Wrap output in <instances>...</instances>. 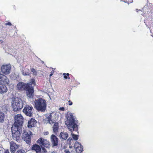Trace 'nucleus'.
Instances as JSON below:
<instances>
[{
    "label": "nucleus",
    "instance_id": "32",
    "mask_svg": "<svg viewBox=\"0 0 153 153\" xmlns=\"http://www.w3.org/2000/svg\"><path fill=\"white\" fill-rule=\"evenodd\" d=\"M2 77H4V74H1V71H0V79H1V78Z\"/></svg>",
    "mask_w": 153,
    "mask_h": 153
},
{
    "label": "nucleus",
    "instance_id": "41",
    "mask_svg": "<svg viewBox=\"0 0 153 153\" xmlns=\"http://www.w3.org/2000/svg\"><path fill=\"white\" fill-rule=\"evenodd\" d=\"M136 10L137 11V10H138L137 9Z\"/></svg>",
    "mask_w": 153,
    "mask_h": 153
},
{
    "label": "nucleus",
    "instance_id": "11",
    "mask_svg": "<svg viewBox=\"0 0 153 153\" xmlns=\"http://www.w3.org/2000/svg\"><path fill=\"white\" fill-rule=\"evenodd\" d=\"M30 83L26 84L22 82H19L17 85V89L20 91L25 90Z\"/></svg>",
    "mask_w": 153,
    "mask_h": 153
},
{
    "label": "nucleus",
    "instance_id": "2",
    "mask_svg": "<svg viewBox=\"0 0 153 153\" xmlns=\"http://www.w3.org/2000/svg\"><path fill=\"white\" fill-rule=\"evenodd\" d=\"M67 120L65 124L67 126L68 129L72 132L73 131H76L78 130L77 120L74 118L71 113L68 112L66 116Z\"/></svg>",
    "mask_w": 153,
    "mask_h": 153
},
{
    "label": "nucleus",
    "instance_id": "29",
    "mask_svg": "<svg viewBox=\"0 0 153 153\" xmlns=\"http://www.w3.org/2000/svg\"><path fill=\"white\" fill-rule=\"evenodd\" d=\"M6 25H8L9 26H11L12 25V24L10 22H8L5 24Z\"/></svg>",
    "mask_w": 153,
    "mask_h": 153
},
{
    "label": "nucleus",
    "instance_id": "39",
    "mask_svg": "<svg viewBox=\"0 0 153 153\" xmlns=\"http://www.w3.org/2000/svg\"><path fill=\"white\" fill-rule=\"evenodd\" d=\"M66 75H67V76H68L69 75V74H68V73H67V74H66Z\"/></svg>",
    "mask_w": 153,
    "mask_h": 153
},
{
    "label": "nucleus",
    "instance_id": "30",
    "mask_svg": "<svg viewBox=\"0 0 153 153\" xmlns=\"http://www.w3.org/2000/svg\"><path fill=\"white\" fill-rule=\"evenodd\" d=\"M51 74H50V75L49 76L50 77H51V76H52L53 75V73H54V71L53 70L51 73Z\"/></svg>",
    "mask_w": 153,
    "mask_h": 153
},
{
    "label": "nucleus",
    "instance_id": "31",
    "mask_svg": "<svg viewBox=\"0 0 153 153\" xmlns=\"http://www.w3.org/2000/svg\"><path fill=\"white\" fill-rule=\"evenodd\" d=\"M68 102H69L68 104L69 105H72V104H73L72 102L71 101L69 100L68 101Z\"/></svg>",
    "mask_w": 153,
    "mask_h": 153
},
{
    "label": "nucleus",
    "instance_id": "13",
    "mask_svg": "<svg viewBox=\"0 0 153 153\" xmlns=\"http://www.w3.org/2000/svg\"><path fill=\"white\" fill-rule=\"evenodd\" d=\"M4 77H2L0 79V85H8L9 82V79L5 76L4 75Z\"/></svg>",
    "mask_w": 153,
    "mask_h": 153
},
{
    "label": "nucleus",
    "instance_id": "4",
    "mask_svg": "<svg viewBox=\"0 0 153 153\" xmlns=\"http://www.w3.org/2000/svg\"><path fill=\"white\" fill-rule=\"evenodd\" d=\"M35 108L39 111L44 112L46 109V101L42 99L39 98L35 100L34 101Z\"/></svg>",
    "mask_w": 153,
    "mask_h": 153
},
{
    "label": "nucleus",
    "instance_id": "8",
    "mask_svg": "<svg viewBox=\"0 0 153 153\" xmlns=\"http://www.w3.org/2000/svg\"><path fill=\"white\" fill-rule=\"evenodd\" d=\"M11 67L9 64L3 65L1 67L0 70L2 73L5 75L9 74L11 71Z\"/></svg>",
    "mask_w": 153,
    "mask_h": 153
},
{
    "label": "nucleus",
    "instance_id": "6",
    "mask_svg": "<svg viewBox=\"0 0 153 153\" xmlns=\"http://www.w3.org/2000/svg\"><path fill=\"white\" fill-rule=\"evenodd\" d=\"M31 132L29 130H25L23 131L22 137L23 139L25 141L26 143L29 144L30 143L31 137Z\"/></svg>",
    "mask_w": 153,
    "mask_h": 153
},
{
    "label": "nucleus",
    "instance_id": "21",
    "mask_svg": "<svg viewBox=\"0 0 153 153\" xmlns=\"http://www.w3.org/2000/svg\"><path fill=\"white\" fill-rule=\"evenodd\" d=\"M4 115L1 110H0V123H3L4 121Z\"/></svg>",
    "mask_w": 153,
    "mask_h": 153
},
{
    "label": "nucleus",
    "instance_id": "28",
    "mask_svg": "<svg viewBox=\"0 0 153 153\" xmlns=\"http://www.w3.org/2000/svg\"><path fill=\"white\" fill-rule=\"evenodd\" d=\"M65 110V108L64 107H60L59 108V110L60 111H63Z\"/></svg>",
    "mask_w": 153,
    "mask_h": 153
},
{
    "label": "nucleus",
    "instance_id": "20",
    "mask_svg": "<svg viewBox=\"0 0 153 153\" xmlns=\"http://www.w3.org/2000/svg\"><path fill=\"white\" fill-rule=\"evenodd\" d=\"M54 123V125L53 127V132L55 133H56L58 131V123L57 122H56Z\"/></svg>",
    "mask_w": 153,
    "mask_h": 153
},
{
    "label": "nucleus",
    "instance_id": "15",
    "mask_svg": "<svg viewBox=\"0 0 153 153\" xmlns=\"http://www.w3.org/2000/svg\"><path fill=\"white\" fill-rule=\"evenodd\" d=\"M36 121L35 119L31 118L30 120L28 121L27 127L29 128H31L34 127L36 126Z\"/></svg>",
    "mask_w": 153,
    "mask_h": 153
},
{
    "label": "nucleus",
    "instance_id": "35",
    "mask_svg": "<svg viewBox=\"0 0 153 153\" xmlns=\"http://www.w3.org/2000/svg\"><path fill=\"white\" fill-rule=\"evenodd\" d=\"M65 153H70V152L68 150H65Z\"/></svg>",
    "mask_w": 153,
    "mask_h": 153
},
{
    "label": "nucleus",
    "instance_id": "22",
    "mask_svg": "<svg viewBox=\"0 0 153 153\" xmlns=\"http://www.w3.org/2000/svg\"><path fill=\"white\" fill-rule=\"evenodd\" d=\"M80 146L75 148L76 149V152L77 153H81L83 151V147L82 146Z\"/></svg>",
    "mask_w": 153,
    "mask_h": 153
},
{
    "label": "nucleus",
    "instance_id": "26",
    "mask_svg": "<svg viewBox=\"0 0 153 153\" xmlns=\"http://www.w3.org/2000/svg\"><path fill=\"white\" fill-rule=\"evenodd\" d=\"M31 71L33 73L34 75H36L37 74V72L36 70L33 68L31 69Z\"/></svg>",
    "mask_w": 153,
    "mask_h": 153
},
{
    "label": "nucleus",
    "instance_id": "25",
    "mask_svg": "<svg viewBox=\"0 0 153 153\" xmlns=\"http://www.w3.org/2000/svg\"><path fill=\"white\" fill-rule=\"evenodd\" d=\"M81 146L82 145L80 143L76 141L75 143L74 147L75 148H76L80 146Z\"/></svg>",
    "mask_w": 153,
    "mask_h": 153
},
{
    "label": "nucleus",
    "instance_id": "24",
    "mask_svg": "<svg viewBox=\"0 0 153 153\" xmlns=\"http://www.w3.org/2000/svg\"><path fill=\"white\" fill-rule=\"evenodd\" d=\"M71 135L72 137V138H73L74 140H76L78 138V136L76 135H75L74 134H73L72 133H71Z\"/></svg>",
    "mask_w": 153,
    "mask_h": 153
},
{
    "label": "nucleus",
    "instance_id": "38",
    "mask_svg": "<svg viewBox=\"0 0 153 153\" xmlns=\"http://www.w3.org/2000/svg\"><path fill=\"white\" fill-rule=\"evenodd\" d=\"M32 83H33V82H34V80H32Z\"/></svg>",
    "mask_w": 153,
    "mask_h": 153
},
{
    "label": "nucleus",
    "instance_id": "36",
    "mask_svg": "<svg viewBox=\"0 0 153 153\" xmlns=\"http://www.w3.org/2000/svg\"><path fill=\"white\" fill-rule=\"evenodd\" d=\"M3 148L1 146V145H0V151H3Z\"/></svg>",
    "mask_w": 153,
    "mask_h": 153
},
{
    "label": "nucleus",
    "instance_id": "7",
    "mask_svg": "<svg viewBox=\"0 0 153 153\" xmlns=\"http://www.w3.org/2000/svg\"><path fill=\"white\" fill-rule=\"evenodd\" d=\"M33 108L31 105H27L23 110V112L27 116L31 117L33 115Z\"/></svg>",
    "mask_w": 153,
    "mask_h": 153
},
{
    "label": "nucleus",
    "instance_id": "18",
    "mask_svg": "<svg viewBox=\"0 0 153 153\" xmlns=\"http://www.w3.org/2000/svg\"><path fill=\"white\" fill-rule=\"evenodd\" d=\"M22 74L24 76L29 75L30 74V72L29 70L27 68H21Z\"/></svg>",
    "mask_w": 153,
    "mask_h": 153
},
{
    "label": "nucleus",
    "instance_id": "16",
    "mask_svg": "<svg viewBox=\"0 0 153 153\" xmlns=\"http://www.w3.org/2000/svg\"><path fill=\"white\" fill-rule=\"evenodd\" d=\"M68 134L66 132H61L59 135V137L61 139L63 140H66L68 137Z\"/></svg>",
    "mask_w": 153,
    "mask_h": 153
},
{
    "label": "nucleus",
    "instance_id": "9",
    "mask_svg": "<svg viewBox=\"0 0 153 153\" xmlns=\"http://www.w3.org/2000/svg\"><path fill=\"white\" fill-rule=\"evenodd\" d=\"M37 143L39 144L41 146L48 148H50V142L49 141L46 139L41 137L39 138L37 141Z\"/></svg>",
    "mask_w": 153,
    "mask_h": 153
},
{
    "label": "nucleus",
    "instance_id": "1",
    "mask_svg": "<svg viewBox=\"0 0 153 153\" xmlns=\"http://www.w3.org/2000/svg\"><path fill=\"white\" fill-rule=\"evenodd\" d=\"M23 118L21 114L15 115V122L11 128L12 138L14 140L18 142L20 141V135L22 131L21 126L23 122Z\"/></svg>",
    "mask_w": 153,
    "mask_h": 153
},
{
    "label": "nucleus",
    "instance_id": "40",
    "mask_svg": "<svg viewBox=\"0 0 153 153\" xmlns=\"http://www.w3.org/2000/svg\"><path fill=\"white\" fill-rule=\"evenodd\" d=\"M42 63H44V62L43 61H42Z\"/></svg>",
    "mask_w": 153,
    "mask_h": 153
},
{
    "label": "nucleus",
    "instance_id": "17",
    "mask_svg": "<svg viewBox=\"0 0 153 153\" xmlns=\"http://www.w3.org/2000/svg\"><path fill=\"white\" fill-rule=\"evenodd\" d=\"M32 149L36 151V153H42L41 152V148L40 146L38 144H35L33 145L32 147Z\"/></svg>",
    "mask_w": 153,
    "mask_h": 153
},
{
    "label": "nucleus",
    "instance_id": "42",
    "mask_svg": "<svg viewBox=\"0 0 153 153\" xmlns=\"http://www.w3.org/2000/svg\"><path fill=\"white\" fill-rule=\"evenodd\" d=\"M0 153H1V152H0Z\"/></svg>",
    "mask_w": 153,
    "mask_h": 153
},
{
    "label": "nucleus",
    "instance_id": "33",
    "mask_svg": "<svg viewBox=\"0 0 153 153\" xmlns=\"http://www.w3.org/2000/svg\"><path fill=\"white\" fill-rule=\"evenodd\" d=\"M4 153H10V152L9 150H7L5 151Z\"/></svg>",
    "mask_w": 153,
    "mask_h": 153
},
{
    "label": "nucleus",
    "instance_id": "12",
    "mask_svg": "<svg viewBox=\"0 0 153 153\" xmlns=\"http://www.w3.org/2000/svg\"><path fill=\"white\" fill-rule=\"evenodd\" d=\"M50 141L53 147L57 146L59 144V139L54 134H52L50 137Z\"/></svg>",
    "mask_w": 153,
    "mask_h": 153
},
{
    "label": "nucleus",
    "instance_id": "27",
    "mask_svg": "<svg viewBox=\"0 0 153 153\" xmlns=\"http://www.w3.org/2000/svg\"><path fill=\"white\" fill-rule=\"evenodd\" d=\"M25 151L24 150L19 149L16 152V153H25Z\"/></svg>",
    "mask_w": 153,
    "mask_h": 153
},
{
    "label": "nucleus",
    "instance_id": "34",
    "mask_svg": "<svg viewBox=\"0 0 153 153\" xmlns=\"http://www.w3.org/2000/svg\"><path fill=\"white\" fill-rule=\"evenodd\" d=\"M65 74H65V73H64L63 74V75H64V78H65V79H67L68 77H67L66 76H65Z\"/></svg>",
    "mask_w": 153,
    "mask_h": 153
},
{
    "label": "nucleus",
    "instance_id": "10",
    "mask_svg": "<svg viewBox=\"0 0 153 153\" xmlns=\"http://www.w3.org/2000/svg\"><path fill=\"white\" fill-rule=\"evenodd\" d=\"M25 90L27 96L29 98H32L33 96L34 90L32 84H30Z\"/></svg>",
    "mask_w": 153,
    "mask_h": 153
},
{
    "label": "nucleus",
    "instance_id": "14",
    "mask_svg": "<svg viewBox=\"0 0 153 153\" xmlns=\"http://www.w3.org/2000/svg\"><path fill=\"white\" fill-rule=\"evenodd\" d=\"M10 151L11 152L14 153L16 149L18 148L19 146L16 145L14 142L11 141L10 143Z\"/></svg>",
    "mask_w": 153,
    "mask_h": 153
},
{
    "label": "nucleus",
    "instance_id": "23",
    "mask_svg": "<svg viewBox=\"0 0 153 153\" xmlns=\"http://www.w3.org/2000/svg\"><path fill=\"white\" fill-rule=\"evenodd\" d=\"M73 141L72 137H69L67 140V143L71 145Z\"/></svg>",
    "mask_w": 153,
    "mask_h": 153
},
{
    "label": "nucleus",
    "instance_id": "3",
    "mask_svg": "<svg viewBox=\"0 0 153 153\" xmlns=\"http://www.w3.org/2000/svg\"><path fill=\"white\" fill-rule=\"evenodd\" d=\"M12 104L13 111H17L22 108L23 106L26 104V102L24 100H22L19 98L16 97L13 99Z\"/></svg>",
    "mask_w": 153,
    "mask_h": 153
},
{
    "label": "nucleus",
    "instance_id": "37",
    "mask_svg": "<svg viewBox=\"0 0 153 153\" xmlns=\"http://www.w3.org/2000/svg\"><path fill=\"white\" fill-rule=\"evenodd\" d=\"M42 149L43 150L44 152H46V150L44 148H42Z\"/></svg>",
    "mask_w": 153,
    "mask_h": 153
},
{
    "label": "nucleus",
    "instance_id": "5",
    "mask_svg": "<svg viewBox=\"0 0 153 153\" xmlns=\"http://www.w3.org/2000/svg\"><path fill=\"white\" fill-rule=\"evenodd\" d=\"M58 117L56 116L55 113H50L45 115L43 120V122L45 124L49 123L52 124L56 121Z\"/></svg>",
    "mask_w": 153,
    "mask_h": 153
},
{
    "label": "nucleus",
    "instance_id": "19",
    "mask_svg": "<svg viewBox=\"0 0 153 153\" xmlns=\"http://www.w3.org/2000/svg\"><path fill=\"white\" fill-rule=\"evenodd\" d=\"M7 89L6 86L4 85H0V93L1 94L5 93L7 91Z\"/></svg>",
    "mask_w": 153,
    "mask_h": 153
}]
</instances>
